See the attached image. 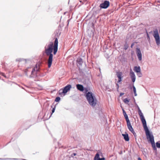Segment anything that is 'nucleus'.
<instances>
[{
	"label": "nucleus",
	"instance_id": "nucleus-39",
	"mask_svg": "<svg viewBox=\"0 0 160 160\" xmlns=\"http://www.w3.org/2000/svg\"><path fill=\"white\" fill-rule=\"evenodd\" d=\"M70 21V19H68L67 21L68 24H67V26H68L69 23V22Z\"/></svg>",
	"mask_w": 160,
	"mask_h": 160
},
{
	"label": "nucleus",
	"instance_id": "nucleus-34",
	"mask_svg": "<svg viewBox=\"0 0 160 160\" xmlns=\"http://www.w3.org/2000/svg\"><path fill=\"white\" fill-rule=\"evenodd\" d=\"M0 160H8V158H0Z\"/></svg>",
	"mask_w": 160,
	"mask_h": 160
},
{
	"label": "nucleus",
	"instance_id": "nucleus-23",
	"mask_svg": "<svg viewBox=\"0 0 160 160\" xmlns=\"http://www.w3.org/2000/svg\"><path fill=\"white\" fill-rule=\"evenodd\" d=\"M151 143L152 144V147L153 149L154 150H156L157 148H156V146H155L154 141H153L152 142H151Z\"/></svg>",
	"mask_w": 160,
	"mask_h": 160
},
{
	"label": "nucleus",
	"instance_id": "nucleus-27",
	"mask_svg": "<svg viewBox=\"0 0 160 160\" xmlns=\"http://www.w3.org/2000/svg\"><path fill=\"white\" fill-rule=\"evenodd\" d=\"M124 49L125 50H126L128 48V44H127V43L126 42V43L124 45Z\"/></svg>",
	"mask_w": 160,
	"mask_h": 160
},
{
	"label": "nucleus",
	"instance_id": "nucleus-2",
	"mask_svg": "<svg viewBox=\"0 0 160 160\" xmlns=\"http://www.w3.org/2000/svg\"><path fill=\"white\" fill-rule=\"evenodd\" d=\"M24 72L26 75L30 78L37 77L38 75L43 77L45 75L44 73H41L40 68L38 67L37 64L35 65L34 67H27L25 70Z\"/></svg>",
	"mask_w": 160,
	"mask_h": 160
},
{
	"label": "nucleus",
	"instance_id": "nucleus-20",
	"mask_svg": "<svg viewBox=\"0 0 160 160\" xmlns=\"http://www.w3.org/2000/svg\"><path fill=\"white\" fill-rule=\"evenodd\" d=\"M132 88H133V92L134 93V96H137V94L136 93V88L134 86L133 83L132 84V87H131L130 88V89H132Z\"/></svg>",
	"mask_w": 160,
	"mask_h": 160
},
{
	"label": "nucleus",
	"instance_id": "nucleus-36",
	"mask_svg": "<svg viewBox=\"0 0 160 160\" xmlns=\"http://www.w3.org/2000/svg\"><path fill=\"white\" fill-rule=\"evenodd\" d=\"M147 37L148 40H150V38L149 35L148 34V33H147Z\"/></svg>",
	"mask_w": 160,
	"mask_h": 160
},
{
	"label": "nucleus",
	"instance_id": "nucleus-5",
	"mask_svg": "<svg viewBox=\"0 0 160 160\" xmlns=\"http://www.w3.org/2000/svg\"><path fill=\"white\" fill-rule=\"evenodd\" d=\"M70 90V84H68L67 85L63 87V88L59 90L58 91V94L61 97L64 96Z\"/></svg>",
	"mask_w": 160,
	"mask_h": 160
},
{
	"label": "nucleus",
	"instance_id": "nucleus-25",
	"mask_svg": "<svg viewBox=\"0 0 160 160\" xmlns=\"http://www.w3.org/2000/svg\"><path fill=\"white\" fill-rule=\"evenodd\" d=\"M61 99V98L59 97H56L55 99V102H59Z\"/></svg>",
	"mask_w": 160,
	"mask_h": 160
},
{
	"label": "nucleus",
	"instance_id": "nucleus-1",
	"mask_svg": "<svg viewBox=\"0 0 160 160\" xmlns=\"http://www.w3.org/2000/svg\"><path fill=\"white\" fill-rule=\"evenodd\" d=\"M58 41L57 38H55L54 45L52 42H51L48 45L45 46V52L47 56H48L47 59V64L48 68H50L52 65L53 61V54H56L58 50Z\"/></svg>",
	"mask_w": 160,
	"mask_h": 160
},
{
	"label": "nucleus",
	"instance_id": "nucleus-17",
	"mask_svg": "<svg viewBox=\"0 0 160 160\" xmlns=\"http://www.w3.org/2000/svg\"><path fill=\"white\" fill-rule=\"evenodd\" d=\"M122 112H123V115L125 119H126V122L130 121L128 118V115H127L126 112L124 110V109H122Z\"/></svg>",
	"mask_w": 160,
	"mask_h": 160
},
{
	"label": "nucleus",
	"instance_id": "nucleus-44",
	"mask_svg": "<svg viewBox=\"0 0 160 160\" xmlns=\"http://www.w3.org/2000/svg\"><path fill=\"white\" fill-rule=\"evenodd\" d=\"M69 2H70V0H69L68 2V4L69 3Z\"/></svg>",
	"mask_w": 160,
	"mask_h": 160
},
{
	"label": "nucleus",
	"instance_id": "nucleus-42",
	"mask_svg": "<svg viewBox=\"0 0 160 160\" xmlns=\"http://www.w3.org/2000/svg\"><path fill=\"white\" fill-rule=\"evenodd\" d=\"M138 160H142L141 158L140 157L138 158Z\"/></svg>",
	"mask_w": 160,
	"mask_h": 160
},
{
	"label": "nucleus",
	"instance_id": "nucleus-30",
	"mask_svg": "<svg viewBox=\"0 0 160 160\" xmlns=\"http://www.w3.org/2000/svg\"><path fill=\"white\" fill-rule=\"evenodd\" d=\"M123 101L125 103H128L129 102V100L127 98H125L124 99Z\"/></svg>",
	"mask_w": 160,
	"mask_h": 160
},
{
	"label": "nucleus",
	"instance_id": "nucleus-38",
	"mask_svg": "<svg viewBox=\"0 0 160 160\" xmlns=\"http://www.w3.org/2000/svg\"><path fill=\"white\" fill-rule=\"evenodd\" d=\"M46 104V105L47 106V107H48L49 106V103H48V102H47L45 103V104Z\"/></svg>",
	"mask_w": 160,
	"mask_h": 160
},
{
	"label": "nucleus",
	"instance_id": "nucleus-29",
	"mask_svg": "<svg viewBox=\"0 0 160 160\" xmlns=\"http://www.w3.org/2000/svg\"><path fill=\"white\" fill-rule=\"evenodd\" d=\"M137 76L138 77H141L142 76V74L141 72H138L137 74Z\"/></svg>",
	"mask_w": 160,
	"mask_h": 160
},
{
	"label": "nucleus",
	"instance_id": "nucleus-41",
	"mask_svg": "<svg viewBox=\"0 0 160 160\" xmlns=\"http://www.w3.org/2000/svg\"><path fill=\"white\" fill-rule=\"evenodd\" d=\"M134 45V44L133 43H132L131 45V48H132L133 46Z\"/></svg>",
	"mask_w": 160,
	"mask_h": 160
},
{
	"label": "nucleus",
	"instance_id": "nucleus-48",
	"mask_svg": "<svg viewBox=\"0 0 160 160\" xmlns=\"http://www.w3.org/2000/svg\"><path fill=\"white\" fill-rule=\"evenodd\" d=\"M22 89H24V88H22Z\"/></svg>",
	"mask_w": 160,
	"mask_h": 160
},
{
	"label": "nucleus",
	"instance_id": "nucleus-11",
	"mask_svg": "<svg viewBox=\"0 0 160 160\" xmlns=\"http://www.w3.org/2000/svg\"><path fill=\"white\" fill-rule=\"evenodd\" d=\"M130 75L132 79V81L134 84V83L135 82L136 80V76L134 72L132 71L131 69Z\"/></svg>",
	"mask_w": 160,
	"mask_h": 160
},
{
	"label": "nucleus",
	"instance_id": "nucleus-15",
	"mask_svg": "<svg viewBox=\"0 0 160 160\" xmlns=\"http://www.w3.org/2000/svg\"><path fill=\"white\" fill-rule=\"evenodd\" d=\"M122 135L123 137V138L126 141H128L129 140V138L128 136V135L127 133L126 134H122Z\"/></svg>",
	"mask_w": 160,
	"mask_h": 160
},
{
	"label": "nucleus",
	"instance_id": "nucleus-9",
	"mask_svg": "<svg viewBox=\"0 0 160 160\" xmlns=\"http://www.w3.org/2000/svg\"><path fill=\"white\" fill-rule=\"evenodd\" d=\"M116 75L118 78V82H120L122 80L123 78L122 73L120 71H116Z\"/></svg>",
	"mask_w": 160,
	"mask_h": 160
},
{
	"label": "nucleus",
	"instance_id": "nucleus-26",
	"mask_svg": "<svg viewBox=\"0 0 160 160\" xmlns=\"http://www.w3.org/2000/svg\"><path fill=\"white\" fill-rule=\"evenodd\" d=\"M156 147L159 148H160V141H158L156 143Z\"/></svg>",
	"mask_w": 160,
	"mask_h": 160
},
{
	"label": "nucleus",
	"instance_id": "nucleus-10",
	"mask_svg": "<svg viewBox=\"0 0 160 160\" xmlns=\"http://www.w3.org/2000/svg\"><path fill=\"white\" fill-rule=\"evenodd\" d=\"M136 54L138 59L139 61L142 59V55L141 50L140 48H137L136 49Z\"/></svg>",
	"mask_w": 160,
	"mask_h": 160
},
{
	"label": "nucleus",
	"instance_id": "nucleus-6",
	"mask_svg": "<svg viewBox=\"0 0 160 160\" xmlns=\"http://www.w3.org/2000/svg\"><path fill=\"white\" fill-rule=\"evenodd\" d=\"M153 36L155 38L157 45L159 46L160 44V38L157 29L153 31Z\"/></svg>",
	"mask_w": 160,
	"mask_h": 160
},
{
	"label": "nucleus",
	"instance_id": "nucleus-40",
	"mask_svg": "<svg viewBox=\"0 0 160 160\" xmlns=\"http://www.w3.org/2000/svg\"><path fill=\"white\" fill-rule=\"evenodd\" d=\"M124 94V93H120V97L122 96Z\"/></svg>",
	"mask_w": 160,
	"mask_h": 160
},
{
	"label": "nucleus",
	"instance_id": "nucleus-13",
	"mask_svg": "<svg viewBox=\"0 0 160 160\" xmlns=\"http://www.w3.org/2000/svg\"><path fill=\"white\" fill-rule=\"evenodd\" d=\"M126 122L127 123L128 128L129 130L131 132L132 131H133V129L132 126L131 124L130 121H127Z\"/></svg>",
	"mask_w": 160,
	"mask_h": 160
},
{
	"label": "nucleus",
	"instance_id": "nucleus-50",
	"mask_svg": "<svg viewBox=\"0 0 160 160\" xmlns=\"http://www.w3.org/2000/svg\"><path fill=\"white\" fill-rule=\"evenodd\" d=\"M70 87H71V85Z\"/></svg>",
	"mask_w": 160,
	"mask_h": 160
},
{
	"label": "nucleus",
	"instance_id": "nucleus-21",
	"mask_svg": "<svg viewBox=\"0 0 160 160\" xmlns=\"http://www.w3.org/2000/svg\"><path fill=\"white\" fill-rule=\"evenodd\" d=\"M83 89V91L82 92L85 93V95H86L87 93L88 92H89L88 91L89 90V89L87 88H84V87Z\"/></svg>",
	"mask_w": 160,
	"mask_h": 160
},
{
	"label": "nucleus",
	"instance_id": "nucleus-22",
	"mask_svg": "<svg viewBox=\"0 0 160 160\" xmlns=\"http://www.w3.org/2000/svg\"><path fill=\"white\" fill-rule=\"evenodd\" d=\"M99 156H100L99 154L98 153H97L95 155V156L94 158V160H98L99 159V158H100L99 157Z\"/></svg>",
	"mask_w": 160,
	"mask_h": 160
},
{
	"label": "nucleus",
	"instance_id": "nucleus-35",
	"mask_svg": "<svg viewBox=\"0 0 160 160\" xmlns=\"http://www.w3.org/2000/svg\"><path fill=\"white\" fill-rule=\"evenodd\" d=\"M105 158L104 157L102 158H100L98 160H105Z\"/></svg>",
	"mask_w": 160,
	"mask_h": 160
},
{
	"label": "nucleus",
	"instance_id": "nucleus-28",
	"mask_svg": "<svg viewBox=\"0 0 160 160\" xmlns=\"http://www.w3.org/2000/svg\"><path fill=\"white\" fill-rule=\"evenodd\" d=\"M22 159L18 158H8V160H22Z\"/></svg>",
	"mask_w": 160,
	"mask_h": 160
},
{
	"label": "nucleus",
	"instance_id": "nucleus-14",
	"mask_svg": "<svg viewBox=\"0 0 160 160\" xmlns=\"http://www.w3.org/2000/svg\"><path fill=\"white\" fill-rule=\"evenodd\" d=\"M77 89L80 91H83L84 90V87L81 84H78L76 85Z\"/></svg>",
	"mask_w": 160,
	"mask_h": 160
},
{
	"label": "nucleus",
	"instance_id": "nucleus-19",
	"mask_svg": "<svg viewBox=\"0 0 160 160\" xmlns=\"http://www.w3.org/2000/svg\"><path fill=\"white\" fill-rule=\"evenodd\" d=\"M58 104V103L56 104L54 106V107H52V106H51V108H52V112H51L50 115L49 117V118H50L51 117V116H52V114L54 112L55 109H56V105Z\"/></svg>",
	"mask_w": 160,
	"mask_h": 160
},
{
	"label": "nucleus",
	"instance_id": "nucleus-37",
	"mask_svg": "<svg viewBox=\"0 0 160 160\" xmlns=\"http://www.w3.org/2000/svg\"><path fill=\"white\" fill-rule=\"evenodd\" d=\"M1 73L2 76H3V77H4L5 78H6V75H5V74L4 73Z\"/></svg>",
	"mask_w": 160,
	"mask_h": 160
},
{
	"label": "nucleus",
	"instance_id": "nucleus-33",
	"mask_svg": "<svg viewBox=\"0 0 160 160\" xmlns=\"http://www.w3.org/2000/svg\"><path fill=\"white\" fill-rule=\"evenodd\" d=\"M116 85H117V90L118 91V89H119V85L118 84V83L116 84Z\"/></svg>",
	"mask_w": 160,
	"mask_h": 160
},
{
	"label": "nucleus",
	"instance_id": "nucleus-47",
	"mask_svg": "<svg viewBox=\"0 0 160 160\" xmlns=\"http://www.w3.org/2000/svg\"><path fill=\"white\" fill-rule=\"evenodd\" d=\"M122 152H120V154H122Z\"/></svg>",
	"mask_w": 160,
	"mask_h": 160
},
{
	"label": "nucleus",
	"instance_id": "nucleus-4",
	"mask_svg": "<svg viewBox=\"0 0 160 160\" xmlns=\"http://www.w3.org/2000/svg\"><path fill=\"white\" fill-rule=\"evenodd\" d=\"M143 127L146 133L147 138L148 139H149V141L150 142L154 141V136L152 132L150 131L147 125L143 126Z\"/></svg>",
	"mask_w": 160,
	"mask_h": 160
},
{
	"label": "nucleus",
	"instance_id": "nucleus-16",
	"mask_svg": "<svg viewBox=\"0 0 160 160\" xmlns=\"http://www.w3.org/2000/svg\"><path fill=\"white\" fill-rule=\"evenodd\" d=\"M17 61H18L19 62H21L23 61L25 63H26L28 62H31L30 60L29 59H24L23 58H19L18 60L17 59Z\"/></svg>",
	"mask_w": 160,
	"mask_h": 160
},
{
	"label": "nucleus",
	"instance_id": "nucleus-49",
	"mask_svg": "<svg viewBox=\"0 0 160 160\" xmlns=\"http://www.w3.org/2000/svg\"><path fill=\"white\" fill-rule=\"evenodd\" d=\"M10 142H8V143H10V142Z\"/></svg>",
	"mask_w": 160,
	"mask_h": 160
},
{
	"label": "nucleus",
	"instance_id": "nucleus-24",
	"mask_svg": "<svg viewBox=\"0 0 160 160\" xmlns=\"http://www.w3.org/2000/svg\"><path fill=\"white\" fill-rule=\"evenodd\" d=\"M56 32L58 36H60L61 33V30L60 29H58V30H56Z\"/></svg>",
	"mask_w": 160,
	"mask_h": 160
},
{
	"label": "nucleus",
	"instance_id": "nucleus-7",
	"mask_svg": "<svg viewBox=\"0 0 160 160\" xmlns=\"http://www.w3.org/2000/svg\"><path fill=\"white\" fill-rule=\"evenodd\" d=\"M138 109V114L140 117L141 119L142 123L143 126H145L147 125V123L145 118L143 115V113H142L139 107L137 106Z\"/></svg>",
	"mask_w": 160,
	"mask_h": 160
},
{
	"label": "nucleus",
	"instance_id": "nucleus-3",
	"mask_svg": "<svg viewBox=\"0 0 160 160\" xmlns=\"http://www.w3.org/2000/svg\"><path fill=\"white\" fill-rule=\"evenodd\" d=\"M87 101L92 107H95L97 104L98 101L96 97L91 92H88L85 95Z\"/></svg>",
	"mask_w": 160,
	"mask_h": 160
},
{
	"label": "nucleus",
	"instance_id": "nucleus-45",
	"mask_svg": "<svg viewBox=\"0 0 160 160\" xmlns=\"http://www.w3.org/2000/svg\"><path fill=\"white\" fill-rule=\"evenodd\" d=\"M12 139H13V138H12V139H11V141L12 140Z\"/></svg>",
	"mask_w": 160,
	"mask_h": 160
},
{
	"label": "nucleus",
	"instance_id": "nucleus-46",
	"mask_svg": "<svg viewBox=\"0 0 160 160\" xmlns=\"http://www.w3.org/2000/svg\"><path fill=\"white\" fill-rule=\"evenodd\" d=\"M158 2H160V1H158Z\"/></svg>",
	"mask_w": 160,
	"mask_h": 160
},
{
	"label": "nucleus",
	"instance_id": "nucleus-18",
	"mask_svg": "<svg viewBox=\"0 0 160 160\" xmlns=\"http://www.w3.org/2000/svg\"><path fill=\"white\" fill-rule=\"evenodd\" d=\"M134 71L137 73L140 72H141V68L140 66H135L134 68Z\"/></svg>",
	"mask_w": 160,
	"mask_h": 160
},
{
	"label": "nucleus",
	"instance_id": "nucleus-8",
	"mask_svg": "<svg viewBox=\"0 0 160 160\" xmlns=\"http://www.w3.org/2000/svg\"><path fill=\"white\" fill-rule=\"evenodd\" d=\"M109 2L108 1L105 0L103 3H101L99 7L101 8L106 9L109 7Z\"/></svg>",
	"mask_w": 160,
	"mask_h": 160
},
{
	"label": "nucleus",
	"instance_id": "nucleus-31",
	"mask_svg": "<svg viewBox=\"0 0 160 160\" xmlns=\"http://www.w3.org/2000/svg\"><path fill=\"white\" fill-rule=\"evenodd\" d=\"M131 132L133 134L134 136L135 137H136L137 136L136 133L135 132V131H134V130H133V131H132Z\"/></svg>",
	"mask_w": 160,
	"mask_h": 160
},
{
	"label": "nucleus",
	"instance_id": "nucleus-43",
	"mask_svg": "<svg viewBox=\"0 0 160 160\" xmlns=\"http://www.w3.org/2000/svg\"><path fill=\"white\" fill-rule=\"evenodd\" d=\"M66 13H67V12H64V14H65Z\"/></svg>",
	"mask_w": 160,
	"mask_h": 160
},
{
	"label": "nucleus",
	"instance_id": "nucleus-12",
	"mask_svg": "<svg viewBox=\"0 0 160 160\" xmlns=\"http://www.w3.org/2000/svg\"><path fill=\"white\" fill-rule=\"evenodd\" d=\"M83 61L81 58H79L77 60V65L79 68L81 67L83 63Z\"/></svg>",
	"mask_w": 160,
	"mask_h": 160
},
{
	"label": "nucleus",
	"instance_id": "nucleus-32",
	"mask_svg": "<svg viewBox=\"0 0 160 160\" xmlns=\"http://www.w3.org/2000/svg\"><path fill=\"white\" fill-rule=\"evenodd\" d=\"M76 155V153H72L71 155V156L72 157H73L74 156H75Z\"/></svg>",
	"mask_w": 160,
	"mask_h": 160
}]
</instances>
